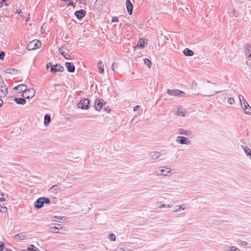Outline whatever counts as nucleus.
<instances>
[{
	"label": "nucleus",
	"mask_w": 251,
	"mask_h": 251,
	"mask_svg": "<svg viewBox=\"0 0 251 251\" xmlns=\"http://www.w3.org/2000/svg\"><path fill=\"white\" fill-rule=\"evenodd\" d=\"M8 94V88L2 80L0 79V98L6 97Z\"/></svg>",
	"instance_id": "1"
},
{
	"label": "nucleus",
	"mask_w": 251,
	"mask_h": 251,
	"mask_svg": "<svg viewBox=\"0 0 251 251\" xmlns=\"http://www.w3.org/2000/svg\"><path fill=\"white\" fill-rule=\"evenodd\" d=\"M167 93L170 96L174 97H183L184 95V93L179 90H170L168 89Z\"/></svg>",
	"instance_id": "2"
},
{
	"label": "nucleus",
	"mask_w": 251,
	"mask_h": 251,
	"mask_svg": "<svg viewBox=\"0 0 251 251\" xmlns=\"http://www.w3.org/2000/svg\"><path fill=\"white\" fill-rule=\"evenodd\" d=\"M35 95V91L34 89L30 88L29 89H27L24 93L22 94V96L25 99H29L33 98Z\"/></svg>",
	"instance_id": "3"
},
{
	"label": "nucleus",
	"mask_w": 251,
	"mask_h": 251,
	"mask_svg": "<svg viewBox=\"0 0 251 251\" xmlns=\"http://www.w3.org/2000/svg\"><path fill=\"white\" fill-rule=\"evenodd\" d=\"M41 46V42L37 40H33L29 42L28 45V50H33L38 49Z\"/></svg>",
	"instance_id": "4"
},
{
	"label": "nucleus",
	"mask_w": 251,
	"mask_h": 251,
	"mask_svg": "<svg viewBox=\"0 0 251 251\" xmlns=\"http://www.w3.org/2000/svg\"><path fill=\"white\" fill-rule=\"evenodd\" d=\"M159 171L160 173L158 175L171 176L172 174L171 169L166 167H162L160 168Z\"/></svg>",
	"instance_id": "5"
},
{
	"label": "nucleus",
	"mask_w": 251,
	"mask_h": 251,
	"mask_svg": "<svg viewBox=\"0 0 251 251\" xmlns=\"http://www.w3.org/2000/svg\"><path fill=\"white\" fill-rule=\"evenodd\" d=\"M58 51L66 59H72L68 49L61 47L59 48Z\"/></svg>",
	"instance_id": "6"
},
{
	"label": "nucleus",
	"mask_w": 251,
	"mask_h": 251,
	"mask_svg": "<svg viewBox=\"0 0 251 251\" xmlns=\"http://www.w3.org/2000/svg\"><path fill=\"white\" fill-rule=\"evenodd\" d=\"M89 102L87 99L81 100L78 103V107L82 109H87L88 107Z\"/></svg>",
	"instance_id": "7"
},
{
	"label": "nucleus",
	"mask_w": 251,
	"mask_h": 251,
	"mask_svg": "<svg viewBox=\"0 0 251 251\" xmlns=\"http://www.w3.org/2000/svg\"><path fill=\"white\" fill-rule=\"evenodd\" d=\"M104 103H105L104 101L100 99H97L95 101V108L96 110H100L102 107Z\"/></svg>",
	"instance_id": "8"
},
{
	"label": "nucleus",
	"mask_w": 251,
	"mask_h": 251,
	"mask_svg": "<svg viewBox=\"0 0 251 251\" xmlns=\"http://www.w3.org/2000/svg\"><path fill=\"white\" fill-rule=\"evenodd\" d=\"M64 70V68L62 66H61L60 64H57L56 65L51 66L50 72L54 74L58 71L63 72Z\"/></svg>",
	"instance_id": "9"
},
{
	"label": "nucleus",
	"mask_w": 251,
	"mask_h": 251,
	"mask_svg": "<svg viewBox=\"0 0 251 251\" xmlns=\"http://www.w3.org/2000/svg\"><path fill=\"white\" fill-rule=\"evenodd\" d=\"M176 142L180 144L189 145L191 143V141L187 138L182 136H177Z\"/></svg>",
	"instance_id": "10"
},
{
	"label": "nucleus",
	"mask_w": 251,
	"mask_h": 251,
	"mask_svg": "<svg viewBox=\"0 0 251 251\" xmlns=\"http://www.w3.org/2000/svg\"><path fill=\"white\" fill-rule=\"evenodd\" d=\"M27 238V234L25 232H21L15 235L14 236V239L16 241L24 240Z\"/></svg>",
	"instance_id": "11"
},
{
	"label": "nucleus",
	"mask_w": 251,
	"mask_h": 251,
	"mask_svg": "<svg viewBox=\"0 0 251 251\" xmlns=\"http://www.w3.org/2000/svg\"><path fill=\"white\" fill-rule=\"evenodd\" d=\"M244 53L247 58L251 60V46L248 44L245 45L244 47Z\"/></svg>",
	"instance_id": "12"
},
{
	"label": "nucleus",
	"mask_w": 251,
	"mask_h": 251,
	"mask_svg": "<svg viewBox=\"0 0 251 251\" xmlns=\"http://www.w3.org/2000/svg\"><path fill=\"white\" fill-rule=\"evenodd\" d=\"M86 11L83 9L76 11L75 12V15L76 18L79 20L82 19L84 17Z\"/></svg>",
	"instance_id": "13"
},
{
	"label": "nucleus",
	"mask_w": 251,
	"mask_h": 251,
	"mask_svg": "<svg viewBox=\"0 0 251 251\" xmlns=\"http://www.w3.org/2000/svg\"><path fill=\"white\" fill-rule=\"evenodd\" d=\"M126 7L127 10V12L129 15H131L132 13L133 6L130 0H126Z\"/></svg>",
	"instance_id": "14"
},
{
	"label": "nucleus",
	"mask_w": 251,
	"mask_h": 251,
	"mask_svg": "<svg viewBox=\"0 0 251 251\" xmlns=\"http://www.w3.org/2000/svg\"><path fill=\"white\" fill-rule=\"evenodd\" d=\"M150 157L151 159H156L159 158L161 155V153L160 152L158 151H151L149 154Z\"/></svg>",
	"instance_id": "15"
},
{
	"label": "nucleus",
	"mask_w": 251,
	"mask_h": 251,
	"mask_svg": "<svg viewBox=\"0 0 251 251\" xmlns=\"http://www.w3.org/2000/svg\"><path fill=\"white\" fill-rule=\"evenodd\" d=\"M14 89L24 93L27 89V86L25 84H21L14 87Z\"/></svg>",
	"instance_id": "16"
},
{
	"label": "nucleus",
	"mask_w": 251,
	"mask_h": 251,
	"mask_svg": "<svg viewBox=\"0 0 251 251\" xmlns=\"http://www.w3.org/2000/svg\"><path fill=\"white\" fill-rule=\"evenodd\" d=\"M65 65L68 72L71 73H73L75 72V67L72 63L66 62Z\"/></svg>",
	"instance_id": "17"
},
{
	"label": "nucleus",
	"mask_w": 251,
	"mask_h": 251,
	"mask_svg": "<svg viewBox=\"0 0 251 251\" xmlns=\"http://www.w3.org/2000/svg\"><path fill=\"white\" fill-rule=\"evenodd\" d=\"M44 202L42 198H39L34 203L35 206L37 208H41L44 205Z\"/></svg>",
	"instance_id": "18"
},
{
	"label": "nucleus",
	"mask_w": 251,
	"mask_h": 251,
	"mask_svg": "<svg viewBox=\"0 0 251 251\" xmlns=\"http://www.w3.org/2000/svg\"><path fill=\"white\" fill-rule=\"evenodd\" d=\"M187 207H186V204H182L176 206V208L173 210V212H177L179 210H184L186 209H187Z\"/></svg>",
	"instance_id": "19"
},
{
	"label": "nucleus",
	"mask_w": 251,
	"mask_h": 251,
	"mask_svg": "<svg viewBox=\"0 0 251 251\" xmlns=\"http://www.w3.org/2000/svg\"><path fill=\"white\" fill-rule=\"evenodd\" d=\"M239 99L241 103V105L242 108L244 107L249 105L248 103L247 102L246 100L244 99V97L241 95H239Z\"/></svg>",
	"instance_id": "20"
},
{
	"label": "nucleus",
	"mask_w": 251,
	"mask_h": 251,
	"mask_svg": "<svg viewBox=\"0 0 251 251\" xmlns=\"http://www.w3.org/2000/svg\"><path fill=\"white\" fill-rule=\"evenodd\" d=\"M176 115L178 116L185 117L186 115L185 110L181 107H179L177 109Z\"/></svg>",
	"instance_id": "21"
},
{
	"label": "nucleus",
	"mask_w": 251,
	"mask_h": 251,
	"mask_svg": "<svg viewBox=\"0 0 251 251\" xmlns=\"http://www.w3.org/2000/svg\"><path fill=\"white\" fill-rule=\"evenodd\" d=\"M243 111L245 114L251 115V107L249 105L243 108Z\"/></svg>",
	"instance_id": "22"
},
{
	"label": "nucleus",
	"mask_w": 251,
	"mask_h": 251,
	"mask_svg": "<svg viewBox=\"0 0 251 251\" xmlns=\"http://www.w3.org/2000/svg\"><path fill=\"white\" fill-rule=\"evenodd\" d=\"M14 101L17 103L20 104H25L26 103V100L25 99L22 98H16L14 99Z\"/></svg>",
	"instance_id": "23"
},
{
	"label": "nucleus",
	"mask_w": 251,
	"mask_h": 251,
	"mask_svg": "<svg viewBox=\"0 0 251 251\" xmlns=\"http://www.w3.org/2000/svg\"><path fill=\"white\" fill-rule=\"evenodd\" d=\"M59 189L58 185H54L52 186L49 190L50 192L53 194H56Z\"/></svg>",
	"instance_id": "24"
},
{
	"label": "nucleus",
	"mask_w": 251,
	"mask_h": 251,
	"mask_svg": "<svg viewBox=\"0 0 251 251\" xmlns=\"http://www.w3.org/2000/svg\"><path fill=\"white\" fill-rule=\"evenodd\" d=\"M98 67L100 74L104 73V66L101 61H100L98 63Z\"/></svg>",
	"instance_id": "25"
},
{
	"label": "nucleus",
	"mask_w": 251,
	"mask_h": 251,
	"mask_svg": "<svg viewBox=\"0 0 251 251\" xmlns=\"http://www.w3.org/2000/svg\"><path fill=\"white\" fill-rule=\"evenodd\" d=\"M146 43L144 39H140L138 43L136 45L137 47L141 49H143L145 47V44Z\"/></svg>",
	"instance_id": "26"
},
{
	"label": "nucleus",
	"mask_w": 251,
	"mask_h": 251,
	"mask_svg": "<svg viewBox=\"0 0 251 251\" xmlns=\"http://www.w3.org/2000/svg\"><path fill=\"white\" fill-rule=\"evenodd\" d=\"M183 53L186 56H191L194 54V52L193 50H192L188 48H186L184 50Z\"/></svg>",
	"instance_id": "27"
},
{
	"label": "nucleus",
	"mask_w": 251,
	"mask_h": 251,
	"mask_svg": "<svg viewBox=\"0 0 251 251\" xmlns=\"http://www.w3.org/2000/svg\"><path fill=\"white\" fill-rule=\"evenodd\" d=\"M178 133L181 135H185L187 136H189L190 135V132L188 130H185L183 129H179L178 131Z\"/></svg>",
	"instance_id": "28"
},
{
	"label": "nucleus",
	"mask_w": 251,
	"mask_h": 251,
	"mask_svg": "<svg viewBox=\"0 0 251 251\" xmlns=\"http://www.w3.org/2000/svg\"><path fill=\"white\" fill-rule=\"evenodd\" d=\"M50 122V116L46 114L45 115L44 117V125L45 126H48Z\"/></svg>",
	"instance_id": "29"
},
{
	"label": "nucleus",
	"mask_w": 251,
	"mask_h": 251,
	"mask_svg": "<svg viewBox=\"0 0 251 251\" xmlns=\"http://www.w3.org/2000/svg\"><path fill=\"white\" fill-rule=\"evenodd\" d=\"M242 147L246 155L251 157V150L247 146H242Z\"/></svg>",
	"instance_id": "30"
},
{
	"label": "nucleus",
	"mask_w": 251,
	"mask_h": 251,
	"mask_svg": "<svg viewBox=\"0 0 251 251\" xmlns=\"http://www.w3.org/2000/svg\"><path fill=\"white\" fill-rule=\"evenodd\" d=\"M28 250L29 251H40L38 250L36 247H35L33 245H30L28 247Z\"/></svg>",
	"instance_id": "31"
},
{
	"label": "nucleus",
	"mask_w": 251,
	"mask_h": 251,
	"mask_svg": "<svg viewBox=\"0 0 251 251\" xmlns=\"http://www.w3.org/2000/svg\"><path fill=\"white\" fill-rule=\"evenodd\" d=\"M108 238L111 241H115L116 240V235L113 233H110L109 234Z\"/></svg>",
	"instance_id": "32"
},
{
	"label": "nucleus",
	"mask_w": 251,
	"mask_h": 251,
	"mask_svg": "<svg viewBox=\"0 0 251 251\" xmlns=\"http://www.w3.org/2000/svg\"><path fill=\"white\" fill-rule=\"evenodd\" d=\"M144 63L147 65L149 68H151V62L148 58H145L144 60Z\"/></svg>",
	"instance_id": "33"
},
{
	"label": "nucleus",
	"mask_w": 251,
	"mask_h": 251,
	"mask_svg": "<svg viewBox=\"0 0 251 251\" xmlns=\"http://www.w3.org/2000/svg\"><path fill=\"white\" fill-rule=\"evenodd\" d=\"M7 211V208L5 206H2L0 205V212L5 213Z\"/></svg>",
	"instance_id": "34"
},
{
	"label": "nucleus",
	"mask_w": 251,
	"mask_h": 251,
	"mask_svg": "<svg viewBox=\"0 0 251 251\" xmlns=\"http://www.w3.org/2000/svg\"><path fill=\"white\" fill-rule=\"evenodd\" d=\"M14 72H15V69H11V68L7 69L5 71V72L6 73L11 74H13Z\"/></svg>",
	"instance_id": "35"
},
{
	"label": "nucleus",
	"mask_w": 251,
	"mask_h": 251,
	"mask_svg": "<svg viewBox=\"0 0 251 251\" xmlns=\"http://www.w3.org/2000/svg\"><path fill=\"white\" fill-rule=\"evenodd\" d=\"M172 207V205H170V204H162L160 206H159V208H167V207Z\"/></svg>",
	"instance_id": "36"
},
{
	"label": "nucleus",
	"mask_w": 251,
	"mask_h": 251,
	"mask_svg": "<svg viewBox=\"0 0 251 251\" xmlns=\"http://www.w3.org/2000/svg\"><path fill=\"white\" fill-rule=\"evenodd\" d=\"M44 203H50V200L46 197H42Z\"/></svg>",
	"instance_id": "37"
},
{
	"label": "nucleus",
	"mask_w": 251,
	"mask_h": 251,
	"mask_svg": "<svg viewBox=\"0 0 251 251\" xmlns=\"http://www.w3.org/2000/svg\"><path fill=\"white\" fill-rule=\"evenodd\" d=\"M227 102L229 104H233L234 103V100L232 98H230L228 99Z\"/></svg>",
	"instance_id": "38"
},
{
	"label": "nucleus",
	"mask_w": 251,
	"mask_h": 251,
	"mask_svg": "<svg viewBox=\"0 0 251 251\" xmlns=\"http://www.w3.org/2000/svg\"><path fill=\"white\" fill-rule=\"evenodd\" d=\"M51 229H53L52 232L54 233H59L58 227L56 226H53L51 227Z\"/></svg>",
	"instance_id": "39"
},
{
	"label": "nucleus",
	"mask_w": 251,
	"mask_h": 251,
	"mask_svg": "<svg viewBox=\"0 0 251 251\" xmlns=\"http://www.w3.org/2000/svg\"><path fill=\"white\" fill-rule=\"evenodd\" d=\"M229 251H240V250L238 248H237L234 246H233L230 248V249H229Z\"/></svg>",
	"instance_id": "40"
},
{
	"label": "nucleus",
	"mask_w": 251,
	"mask_h": 251,
	"mask_svg": "<svg viewBox=\"0 0 251 251\" xmlns=\"http://www.w3.org/2000/svg\"><path fill=\"white\" fill-rule=\"evenodd\" d=\"M128 250L127 248H120L119 249H117L115 251H127Z\"/></svg>",
	"instance_id": "41"
},
{
	"label": "nucleus",
	"mask_w": 251,
	"mask_h": 251,
	"mask_svg": "<svg viewBox=\"0 0 251 251\" xmlns=\"http://www.w3.org/2000/svg\"><path fill=\"white\" fill-rule=\"evenodd\" d=\"M76 1L79 2L80 4H85L86 0H76Z\"/></svg>",
	"instance_id": "42"
},
{
	"label": "nucleus",
	"mask_w": 251,
	"mask_h": 251,
	"mask_svg": "<svg viewBox=\"0 0 251 251\" xmlns=\"http://www.w3.org/2000/svg\"><path fill=\"white\" fill-rule=\"evenodd\" d=\"M5 56V53L3 51L0 52V59H3Z\"/></svg>",
	"instance_id": "43"
},
{
	"label": "nucleus",
	"mask_w": 251,
	"mask_h": 251,
	"mask_svg": "<svg viewBox=\"0 0 251 251\" xmlns=\"http://www.w3.org/2000/svg\"><path fill=\"white\" fill-rule=\"evenodd\" d=\"M117 63H114L112 65V69L113 71H115V68H117Z\"/></svg>",
	"instance_id": "44"
},
{
	"label": "nucleus",
	"mask_w": 251,
	"mask_h": 251,
	"mask_svg": "<svg viewBox=\"0 0 251 251\" xmlns=\"http://www.w3.org/2000/svg\"><path fill=\"white\" fill-rule=\"evenodd\" d=\"M54 218H57L58 219H59L60 220H65V217L54 216Z\"/></svg>",
	"instance_id": "45"
},
{
	"label": "nucleus",
	"mask_w": 251,
	"mask_h": 251,
	"mask_svg": "<svg viewBox=\"0 0 251 251\" xmlns=\"http://www.w3.org/2000/svg\"><path fill=\"white\" fill-rule=\"evenodd\" d=\"M0 251H3V243L0 241Z\"/></svg>",
	"instance_id": "46"
},
{
	"label": "nucleus",
	"mask_w": 251,
	"mask_h": 251,
	"mask_svg": "<svg viewBox=\"0 0 251 251\" xmlns=\"http://www.w3.org/2000/svg\"><path fill=\"white\" fill-rule=\"evenodd\" d=\"M118 22H119V20L117 17H113L112 20V23Z\"/></svg>",
	"instance_id": "47"
},
{
	"label": "nucleus",
	"mask_w": 251,
	"mask_h": 251,
	"mask_svg": "<svg viewBox=\"0 0 251 251\" xmlns=\"http://www.w3.org/2000/svg\"><path fill=\"white\" fill-rule=\"evenodd\" d=\"M68 5H73V1L72 0H69V3L68 4Z\"/></svg>",
	"instance_id": "48"
},
{
	"label": "nucleus",
	"mask_w": 251,
	"mask_h": 251,
	"mask_svg": "<svg viewBox=\"0 0 251 251\" xmlns=\"http://www.w3.org/2000/svg\"><path fill=\"white\" fill-rule=\"evenodd\" d=\"M51 64L50 63H49L47 64L46 68L47 69H48L50 66H51Z\"/></svg>",
	"instance_id": "49"
},
{
	"label": "nucleus",
	"mask_w": 251,
	"mask_h": 251,
	"mask_svg": "<svg viewBox=\"0 0 251 251\" xmlns=\"http://www.w3.org/2000/svg\"><path fill=\"white\" fill-rule=\"evenodd\" d=\"M139 108V105H137V106H135V107H134V111H136V110H137V109H138Z\"/></svg>",
	"instance_id": "50"
},
{
	"label": "nucleus",
	"mask_w": 251,
	"mask_h": 251,
	"mask_svg": "<svg viewBox=\"0 0 251 251\" xmlns=\"http://www.w3.org/2000/svg\"><path fill=\"white\" fill-rule=\"evenodd\" d=\"M5 201V198H4L3 197H1V198H0V201Z\"/></svg>",
	"instance_id": "51"
},
{
	"label": "nucleus",
	"mask_w": 251,
	"mask_h": 251,
	"mask_svg": "<svg viewBox=\"0 0 251 251\" xmlns=\"http://www.w3.org/2000/svg\"><path fill=\"white\" fill-rule=\"evenodd\" d=\"M2 103H3V100H2L1 98H0V107L2 106Z\"/></svg>",
	"instance_id": "52"
},
{
	"label": "nucleus",
	"mask_w": 251,
	"mask_h": 251,
	"mask_svg": "<svg viewBox=\"0 0 251 251\" xmlns=\"http://www.w3.org/2000/svg\"><path fill=\"white\" fill-rule=\"evenodd\" d=\"M105 0H101V3H104V2H105ZM100 1V0H96V2H99V1Z\"/></svg>",
	"instance_id": "53"
},
{
	"label": "nucleus",
	"mask_w": 251,
	"mask_h": 251,
	"mask_svg": "<svg viewBox=\"0 0 251 251\" xmlns=\"http://www.w3.org/2000/svg\"><path fill=\"white\" fill-rule=\"evenodd\" d=\"M3 5L2 2L0 1V7H2Z\"/></svg>",
	"instance_id": "54"
},
{
	"label": "nucleus",
	"mask_w": 251,
	"mask_h": 251,
	"mask_svg": "<svg viewBox=\"0 0 251 251\" xmlns=\"http://www.w3.org/2000/svg\"><path fill=\"white\" fill-rule=\"evenodd\" d=\"M0 195H1L2 197H3V196H4V194L3 193H2V192H1V193H0Z\"/></svg>",
	"instance_id": "55"
},
{
	"label": "nucleus",
	"mask_w": 251,
	"mask_h": 251,
	"mask_svg": "<svg viewBox=\"0 0 251 251\" xmlns=\"http://www.w3.org/2000/svg\"><path fill=\"white\" fill-rule=\"evenodd\" d=\"M54 221L57 222H60L59 220H54Z\"/></svg>",
	"instance_id": "56"
},
{
	"label": "nucleus",
	"mask_w": 251,
	"mask_h": 251,
	"mask_svg": "<svg viewBox=\"0 0 251 251\" xmlns=\"http://www.w3.org/2000/svg\"><path fill=\"white\" fill-rule=\"evenodd\" d=\"M244 245H247V242H244Z\"/></svg>",
	"instance_id": "57"
},
{
	"label": "nucleus",
	"mask_w": 251,
	"mask_h": 251,
	"mask_svg": "<svg viewBox=\"0 0 251 251\" xmlns=\"http://www.w3.org/2000/svg\"><path fill=\"white\" fill-rule=\"evenodd\" d=\"M4 4H5V5H6V6L8 5V4L7 3H4Z\"/></svg>",
	"instance_id": "58"
},
{
	"label": "nucleus",
	"mask_w": 251,
	"mask_h": 251,
	"mask_svg": "<svg viewBox=\"0 0 251 251\" xmlns=\"http://www.w3.org/2000/svg\"><path fill=\"white\" fill-rule=\"evenodd\" d=\"M5 0H2V2H4V1H5Z\"/></svg>",
	"instance_id": "59"
}]
</instances>
